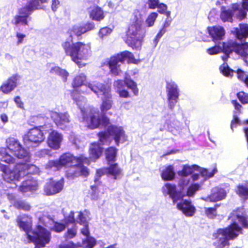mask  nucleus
<instances>
[{"mask_svg":"<svg viewBox=\"0 0 248 248\" xmlns=\"http://www.w3.org/2000/svg\"><path fill=\"white\" fill-rule=\"evenodd\" d=\"M24 216L29 219L28 220L23 221L22 217L18 216L16 219L18 226L21 230L26 232L29 242L35 245L34 248L45 247L50 241L51 233L40 225L36 226L35 230L32 231L31 217L26 215Z\"/></svg>","mask_w":248,"mask_h":248,"instance_id":"1","label":"nucleus"},{"mask_svg":"<svg viewBox=\"0 0 248 248\" xmlns=\"http://www.w3.org/2000/svg\"><path fill=\"white\" fill-rule=\"evenodd\" d=\"M62 46L66 56L70 57L72 61L75 62L79 68L86 65V63L81 62V60H86L91 53L90 43L78 41L74 43L65 41L62 43Z\"/></svg>","mask_w":248,"mask_h":248,"instance_id":"2","label":"nucleus"},{"mask_svg":"<svg viewBox=\"0 0 248 248\" xmlns=\"http://www.w3.org/2000/svg\"><path fill=\"white\" fill-rule=\"evenodd\" d=\"M35 167L33 165H29L26 162L16 163L12 169L7 165L0 162V171L3 180L9 184H16L27 173V172L31 168Z\"/></svg>","mask_w":248,"mask_h":248,"instance_id":"3","label":"nucleus"},{"mask_svg":"<svg viewBox=\"0 0 248 248\" xmlns=\"http://www.w3.org/2000/svg\"><path fill=\"white\" fill-rule=\"evenodd\" d=\"M242 233V228L236 222H233L226 228L217 229L216 238L218 239L219 243L216 248L229 246V240L235 239Z\"/></svg>","mask_w":248,"mask_h":248,"instance_id":"4","label":"nucleus"},{"mask_svg":"<svg viewBox=\"0 0 248 248\" xmlns=\"http://www.w3.org/2000/svg\"><path fill=\"white\" fill-rule=\"evenodd\" d=\"M144 37V32L141 25L135 21L129 25L124 41L133 49L138 50L141 47Z\"/></svg>","mask_w":248,"mask_h":248,"instance_id":"5","label":"nucleus"},{"mask_svg":"<svg viewBox=\"0 0 248 248\" xmlns=\"http://www.w3.org/2000/svg\"><path fill=\"white\" fill-rule=\"evenodd\" d=\"M106 131H100L97 134L100 144H104L110 136H112L117 146L120 142L124 143L127 140L124 131L122 126L109 124L107 126Z\"/></svg>","mask_w":248,"mask_h":248,"instance_id":"6","label":"nucleus"},{"mask_svg":"<svg viewBox=\"0 0 248 248\" xmlns=\"http://www.w3.org/2000/svg\"><path fill=\"white\" fill-rule=\"evenodd\" d=\"M88 128L94 129L106 127L110 124V120L106 114L100 113L98 110L91 109L88 114L83 117Z\"/></svg>","mask_w":248,"mask_h":248,"instance_id":"7","label":"nucleus"},{"mask_svg":"<svg viewBox=\"0 0 248 248\" xmlns=\"http://www.w3.org/2000/svg\"><path fill=\"white\" fill-rule=\"evenodd\" d=\"M114 86L117 89L116 92L121 98H126L131 97L129 92L124 89L125 86L131 90L134 95L137 96L139 94V89L137 83L129 77H124L123 80L121 79L116 80Z\"/></svg>","mask_w":248,"mask_h":248,"instance_id":"8","label":"nucleus"},{"mask_svg":"<svg viewBox=\"0 0 248 248\" xmlns=\"http://www.w3.org/2000/svg\"><path fill=\"white\" fill-rule=\"evenodd\" d=\"M189 182V179L181 178L178 183L180 191L176 190V186L175 185L167 183L163 187V192L164 193L166 190V193L170 195L174 204L178 201L183 200L185 195L182 193V191L187 187Z\"/></svg>","mask_w":248,"mask_h":248,"instance_id":"9","label":"nucleus"},{"mask_svg":"<svg viewBox=\"0 0 248 248\" xmlns=\"http://www.w3.org/2000/svg\"><path fill=\"white\" fill-rule=\"evenodd\" d=\"M84 160L81 161H77L76 164L72 165L71 168L66 171V176L69 179H74L79 176L87 177L90 174L89 169L84 166V164L89 165L91 163L89 158L84 155H80Z\"/></svg>","mask_w":248,"mask_h":248,"instance_id":"10","label":"nucleus"},{"mask_svg":"<svg viewBox=\"0 0 248 248\" xmlns=\"http://www.w3.org/2000/svg\"><path fill=\"white\" fill-rule=\"evenodd\" d=\"M83 158L80 157V155L75 156L69 153L62 154L58 159L49 161L46 164V168L52 169L54 168L56 170H59L62 167L71 164L74 162L82 161Z\"/></svg>","mask_w":248,"mask_h":248,"instance_id":"11","label":"nucleus"},{"mask_svg":"<svg viewBox=\"0 0 248 248\" xmlns=\"http://www.w3.org/2000/svg\"><path fill=\"white\" fill-rule=\"evenodd\" d=\"M7 148L18 159L29 161L30 158L29 152L22 147L19 141L14 138H9L6 140Z\"/></svg>","mask_w":248,"mask_h":248,"instance_id":"12","label":"nucleus"},{"mask_svg":"<svg viewBox=\"0 0 248 248\" xmlns=\"http://www.w3.org/2000/svg\"><path fill=\"white\" fill-rule=\"evenodd\" d=\"M46 127H47V124L35 126L30 129L23 137L24 144H28L30 142L38 144L43 142L45 136L42 130Z\"/></svg>","mask_w":248,"mask_h":248,"instance_id":"13","label":"nucleus"},{"mask_svg":"<svg viewBox=\"0 0 248 248\" xmlns=\"http://www.w3.org/2000/svg\"><path fill=\"white\" fill-rule=\"evenodd\" d=\"M169 107L172 109L178 101L179 92L178 86L174 82H167L166 85Z\"/></svg>","mask_w":248,"mask_h":248,"instance_id":"14","label":"nucleus"},{"mask_svg":"<svg viewBox=\"0 0 248 248\" xmlns=\"http://www.w3.org/2000/svg\"><path fill=\"white\" fill-rule=\"evenodd\" d=\"M50 118L58 128L64 130L70 122L69 116L67 113H58L55 111L49 112Z\"/></svg>","mask_w":248,"mask_h":248,"instance_id":"15","label":"nucleus"},{"mask_svg":"<svg viewBox=\"0 0 248 248\" xmlns=\"http://www.w3.org/2000/svg\"><path fill=\"white\" fill-rule=\"evenodd\" d=\"M47 126L49 130H51L48 136L47 144L51 149L57 150L60 148L61 142L63 140L62 135L57 131L53 130L52 124H48Z\"/></svg>","mask_w":248,"mask_h":248,"instance_id":"16","label":"nucleus"},{"mask_svg":"<svg viewBox=\"0 0 248 248\" xmlns=\"http://www.w3.org/2000/svg\"><path fill=\"white\" fill-rule=\"evenodd\" d=\"M63 179L59 181H54L52 178L49 179L44 187L45 194L47 196L53 195L60 192L63 187Z\"/></svg>","mask_w":248,"mask_h":248,"instance_id":"17","label":"nucleus"},{"mask_svg":"<svg viewBox=\"0 0 248 248\" xmlns=\"http://www.w3.org/2000/svg\"><path fill=\"white\" fill-rule=\"evenodd\" d=\"M33 11L32 9L27 5L20 8L18 9V14L14 17L13 24L15 25H17L19 24L28 25L29 24L28 18Z\"/></svg>","mask_w":248,"mask_h":248,"instance_id":"18","label":"nucleus"},{"mask_svg":"<svg viewBox=\"0 0 248 248\" xmlns=\"http://www.w3.org/2000/svg\"><path fill=\"white\" fill-rule=\"evenodd\" d=\"M95 26L94 23L91 22H87L84 24L80 26H73L71 29L69 30L70 36L71 38V42L73 41V35L79 37L87 32L93 30Z\"/></svg>","mask_w":248,"mask_h":248,"instance_id":"19","label":"nucleus"},{"mask_svg":"<svg viewBox=\"0 0 248 248\" xmlns=\"http://www.w3.org/2000/svg\"><path fill=\"white\" fill-rule=\"evenodd\" d=\"M245 45L244 43L240 44L232 40L223 42L222 43L221 52L226 54H230L234 52L238 55L242 53L241 50L244 48Z\"/></svg>","mask_w":248,"mask_h":248,"instance_id":"20","label":"nucleus"},{"mask_svg":"<svg viewBox=\"0 0 248 248\" xmlns=\"http://www.w3.org/2000/svg\"><path fill=\"white\" fill-rule=\"evenodd\" d=\"M20 76L15 74L9 77L6 81L3 83L0 87V90L4 94H8L16 87L17 81Z\"/></svg>","mask_w":248,"mask_h":248,"instance_id":"21","label":"nucleus"},{"mask_svg":"<svg viewBox=\"0 0 248 248\" xmlns=\"http://www.w3.org/2000/svg\"><path fill=\"white\" fill-rule=\"evenodd\" d=\"M177 208L178 210L182 211L186 217H192L196 211L195 206L192 204L191 202L187 200H184L177 203Z\"/></svg>","mask_w":248,"mask_h":248,"instance_id":"22","label":"nucleus"},{"mask_svg":"<svg viewBox=\"0 0 248 248\" xmlns=\"http://www.w3.org/2000/svg\"><path fill=\"white\" fill-rule=\"evenodd\" d=\"M232 217L238 220L244 228H248V218L246 212L243 207H239L232 211L231 213Z\"/></svg>","mask_w":248,"mask_h":248,"instance_id":"23","label":"nucleus"},{"mask_svg":"<svg viewBox=\"0 0 248 248\" xmlns=\"http://www.w3.org/2000/svg\"><path fill=\"white\" fill-rule=\"evenodd\" d=\"M239 4L237 3L231 5V10H226L225 7L221 6L220 17L223 22H232L234 13L239 10Z\"/></svg>","mask_w":248,"mask_h":248,"instance_id":"24","label":"nucleus"},{"mask_svg":"<svg viewBox=\"0 0 248 248\" xmlns=\"http://www.w3.org/2000/svg\"><path fill=\"white\" fill-rule=\"evenodd\" d=\"M103 151V148L99 143L94 142L91 143L89 149V157H88L90 161L95 162L102 155Z\"/></svg>","mask_w":248,"mask_h":248,"instance_id":"25","label":"nucleus"},{"mask_svg":"<svg viewBox=\"0 0 248 248\" xmlns=\"http://www.w3.org/2000/svg\"><path fill=\"white\" fill-rule=\"evenodd\" d=\"M209 34L213 41L222 40L225 31L224 28L220 26H213L207 27Z\"/></svg>","mask_w":248,"mask_h":248,"instance_id":"26","label":"nucleus"},{"mask_svg":"<svg viewBox=\"0 0 248 248\" xmlns=\"http://www.w3.org/2000/svg\"><path fill=\"white\" fill-rule=\"evenodd\" d=\"M87 86L96 94L101 93L103 95L108 91H111L110 86L97 81H93L92 82L88 83Z\"/></svg>","mask_w":248,"mask_h":248,"instance_id":"27","label":"nucleus"},{"mask_svg":"<svg viewBox=\"0 0 248 248\" xmlns=\"http://www.w3.org/2000/svg\"><path fill=\"white\" fill-rule=\"evenodd\" d=\"M119 60L117 54L111 56L107 62V65L109 67V71L112 75L118 76L121 71L120 65L118 64V63L120 62Z\"/></svg>","mask_w":248,"mask_h":248,"instance_id":"28","label":"nucleus"},{"mask_svg":"<svg viewBox=\"0 0 248 248\" xmlns=\"http://www.w3.org/2000/svg\"><path fill=\"white\" fill-rule=\"evenodd\" d=\"M103 95L104 97L102 98V102L100 108L101 113L106 114V112L112 107V95L111 93V91H108L104 94Z\"/></svg>","mask_w":248,"mask_h":248,"instance_id":"29","label":"nucleus"},{"mask_svg":"<svg viewBox=\"0 0 248 248\" xmlns=\"http://www.w3.org/2000/svg\"><path fill=\"white\" fill-rule=\"evenodd\" d=\"M105 170L106 175L111 176L114 180L117 179L122 174V170L117 163H111L108 166L105 168Z\"/></svg>","mask_w":248,"mask_h":248,"instance_id":"30","label":"nucleus"},{"mask_svg":"<svg viewBox=\"0 0 248 248\" xmlns=\"http://www.w3.org/2000/svg\"><path fill=\"white\" fill-rule=\"evenodd\" d=\"M226 195L227 194L224 189L217 188L212 191L207 199L211 202H216L224 199Z\"/></svg>","mask_w":248,"mask_h":248,"instance_id":"31","label":"nucleus"},{"mask_svg":"<svg viewBox=\"0 0 248 248\" xmlns=\"http://www.w3.org/2000/svg\"><path fill=\"white\" fill-rule=\"evenodd\" d=\"M117 55L119 58V61L120 62L124 63L125 61H126L128 63L137 64L139 62V60L135 59L134 54L128 50H124L122 51Z\"/></svg>","mask_w":248,"mask_h":248,"instance_id":"32","label":"nucleus"},{"mask_svg":"<svg viewBox=\"0 0 248 248\" xmlns=\"http://www.w3.org/2000/svg\"><path fill=\"white\" fill-rule=\"evenodd\" d=\"M117 152L118 149L114 146H110L106 149L105 155L108 164L116 160Z\"/></svg>","mask_w":248,"mask_h":248,"instance_id":"33","label":"nucleus"},{"mask_svg":"<svg viewBox=\"0 0 248 248\" xmlns=\"http://www.w3.org/2000/svg\"><path fill=\"white\" fill-rule=\"evenodd\" d=\"M236 36L239 39L248 37V24H240L239 28H234Z\"/></svg>","mask_w":248,"mask_h":248,"instance_id":"34","label":"nucleus"},{"mask_svg":"<svg viewBox=\"0 0 248 248\" xmlns=\"http://www.w3.org/2000/svg\"><path fill=\"white\" fill-rule=\"evenodd\" d=\"M89 15L92 19L96 21H100L104 18L103 10L97 5L94 6L90 12Z\"/></svg>","mask_w":248,"mask_h":248,"instance_id":"35","label":"nucleus"},{"mask_svg":"<svg viewBox=\"0 0 248 248\" xmlns=\"http://www.w3.org/2000/svg\"><path fill=\"white\" fill-rule=\"evenodd\" d=\"M50 73L53 75H58L61 77L63 82H66L69 76L68 72L58 66L52 67L50 70Z\"/></svg>","mask_w":248,"mask_h":248,"instance_id":"36","label":"nucleus"},{"mask_svg":"<svg viewBox=\"0 0 248 248\" xmlns=\"http://www.w3.org/2000/svg\"><path fill=\"white\" fill-rule=\"evenodd\" d=\"M175 173L172 165L168 166L161 173V177L164 181H171L175 178Z\"/></svg>","mask_w":248,"mask_h":248,"instance_id":"37","label":"nucleus"},{"mask_svg":"<svg viewBox=\"0 0 248 248\" xmlns=\"http://www.w3.org/2000/svg\"><path fill=\"white\" fill-rule=\"evenodd\" d=\"M0 160L8 164H13L16 163V158L10 155L5 149L0 150Z\"/></svg>","mask_w":248,"mask_h":248,"instance_id":"38","label":"nucleus"},{"mask_svg":"<svg viewBox=\"0 0 248 248\" xmlns=\"http://www.w3.org/2000/svg\"><path fill=\"white\" fill-rule=\"evenodd\" d=\"M14 207L18 209L24 211H29L31 209V205L25 201L16 200L13 203Z\"/></svg>","mask_w":248,"mask_h":248,"instance_id":"39","label":"nucleus"},{"mask_svg":"<svg viewBox=\"0 0 248 248\" xmlns=\"http://www.w3.org/2000/svg\"><path fill=\"white\" fill-rule=\"evenodd\" d=\"M236 193L244 200L248 199V187L242 185H238L235 190Z\"/></svg>","mask_w":248,"mask_h":248,"instance_id":"40","label":"nucleus"},{"mask_svg":"<svg viewBox=\"0 0 248 248\" xmlns=\"http://www.w3.org/2000/svg\"><path fill=\"white\" fill-rule=\"evenodd\" d=\"M199 166L197 165H193L192 167L188 166H184L182 170L178 171V174L182 177H186L191 174L193 172V169L198 170Z\"/></svg>","mask_w":248,"mask_h":248,"instance_id":"41","label":"nucleus"},{"mask_svg":"<svg viewBox=\"0 0 248 248\" xmlns=\"http://www.w3.org/2000/svg\"><path fill=\"white\" fill-rule=\"evenodd\" d=\"M221 73L226 77H232L234 71L229 67L227 62H224L219 66Z\"/></svg>","mask_w":248,"mask_h":248,"instance_id":"42","label":"nucleus"},{"mask_svg":"<svg viewBox=\"0 0 248 248\" xmlns=\"http://www.w3.org/2000/svg\"><path fill=\"white\" fill-rule=\"evenodd\" d=\"M219 206V204H216L213 207L205 208L204 212L206 216L211 219L215 218L217 215V209Z\"/></svg>","mask_w":248,"mask_h":248,"instance_id":"43","label":"nucleus"},{"mask_svg":"<svg viewBox=\"0 0 248 248\" xmlns=\"http://www.w3.org/2000/svg\"><path fill=\"white\" fill-rule=\"evenodd\" d=\"M86 79V76L81 74L76 76L73 81L72 86L73 88H77L82 86Z\"/></svg>","mask_w":248,"mask_h":248,"instance_id":"44","label":"nucleus"},{"mask_svg":"<svg viewBox=\"0 0 248 248\" xmlns=\"http://www.w3.org/2000/svg\"><path fill=\"white\" fill-rule=\"evenodd\" d=\"M201 187L199 183H194L190 185L187 189L186 194L185 196L188 197H193L198 191Z\"/></svg>","mask_w":248,"mask_h":248,"instance_id":"45","label":"nucleus"},{"mask_svg":"<svg viewBox=\"0 0 248 248\" xmlns=\"http://www.w3.org/2000/svg\"><path fill=\"white\" fill-rule=\"evenodd\" d=\"M33 185L30 180L24 181L18 187V190L22 192H25L30 191L32 189Z\"/></svg>","mask_w":248,"mask_h":248,"instance_id":"46","label":"nucleus"},{"mask_svg":"<svg viewBox=\"0 0 248 248\" xmlns=\"http://www.w3.org/2000/svg\"><path fill=\"white\" fill-rule=\"evenodd\" d=\"M43 118L38 116H31L29 120L28 124L33 127L35 126L42 125Z\"/></svg>","mask_w":248,"mask_h":248,"instance_id":"47","label":"nucleus"},{"mask_svg":"<svg viewBox=\"0 0 248 248\" xmlns=\"http://www.w3.org/2000/svg\"><path fill=\"white\" fill-rule=\"evenodd\" d=\"M101 183V182H99L97 185L91 186V191L89 192V194L92 200H95L98 199L99 193L98 185Z\"/></svg>","mask_w":248,"mask_h":248,"instance_id":"48","label":"nucleus"},{"mask_svg":"<svg viewBox=\"0 0 248 248\" xmlns=\"http://www.w3.org/2000/svg\"><path fill=\"white\" fill-rule=\"evenodd\" d=\"M158 16L156 12H152L148 16L145 20L147 27H152L154 25L155 22Z\"/></svg>","mask_w":248,"mask_h":248,"instance_id":"49","label":"nucleus"},{"mask_svg":"<svg viewBox=\"0 0 248 248\" xmlns=\"http://www.w3.org/2000/svg\"><path fill=\"white\" fill-rule=\"evenodd\" d=\"M49 0H30L27 5L34 11L35 10L39 9L40 3H46Z\"/></svg>","mask_w":248,"mask_h":248,"instance_id":"50","label":"nucleus"},{"mask_svg":"<svg viewBox=\"0 0 248 248\" xmlns=\"http://www.w3.org/2000/svg\"><path fill=\"white\" fill-rule=\"evenodd\" d=\"M66 228V225L64 223L53 221V226L51 230L56 232H61L63 231Z\"/></svg>","mask_w":248,"mask_h":248,"instance_id":"51","label":"nucleus"},{"mask_svg":"<svg viewBox=\"0 0 248 248\" xmlns=\"http://www.w3.org/2000/svg\"><path fill=\"white\" fill-rule=\"evenodd\" d=\"M96 241L93 237H89L82 241V244L84 245V248H93L96 245Z\"/></svg>","mask_w":248,"mask_h":248,"instance_id":"52","label":"nucleus"},{"mask_svg":"<svg viewBox=\"0 0 248 248\" xmlns=\"http://www.w3.org/2000/svg\"><path fill=\"white\" fill-rule=\"evenodd\" d=\"M236 96L243 104L248 103V93L243 91L237 93Z\"/></svg>","mask_w":248,"mask_h":248,"instance_id":"53","label":"nucleus"},{"mask_svg":"<svg viewBox=\"0 0 248 248\" xmlns=\"http://www.w3.org/2000/svg\"><path fill=\"white\" fill-rule=\"evenodd\" d=\"M77 235V230L76 228L68 229L64 233L63 237L66 239H71L74 238Z\"/></svg>","mask_w":248,"mask_h":248,"instance_id":"54","label":"nucleus"},{"mask_svg":"<svg viewBox=\"0 0 248 248\" xmlns=\"http://www.w3.org/2000/svg\"><path fill=\"white\" fill-rule=\"evenodd\" d=\"M244 45H245V47L241 50L242 53H239L238 55H241L245 62L248 64V44L246 42L244 43Z\"/></svg>","mask_w":248,"mask_h":248,"instance_id":"55","label":"nucleus"},{"mask_svg":"<svg viewBox=\"0 0 248 248\" xmlns=\"http://www.w3.org/2000/svg\"><path fill=\"white\" fill-rule=\"evenodd\" d=\"M112 32V30L108 27H105L102 28L100 29L98 32V36L101 38L103 39V38L105 36H107L110 34Z\"/></svg>","mask_w":248,"mask_h":248,"instance_id":"56","label":"nucleus"},{"mask_svg":"<svg viewBox=\"0 0 248 248\" xmlns=\"http://www.w3.org/2000/svg\"><path fill=\"white\" fill-rule=\"evenodd\" d=\"M206 52L209 55H213L219 53L221 52V47L219 46L215 45L207 49Z\"/></svg>","mask_w":248,"mask_h":248,"instance_id":"57","label":"nucleus"},{"mask_svg":"<svg viewBox=\"0 0 248 248\" xmlns=\"http://www.w3.org/2000/svg\"><path fill=\"white\" fill-rule=\"evenodd\" d=\"M81 245L79 244H75L72 241H70L67 244H60L58 246L57 248H78Z\"/></svg>","mask_w":248,"mask_h":248,"instance_id":"58","label":"nucleus"},{"mask_svg":"<svg viewBox=\"0 0 248 248\" xmlns=\"http://www.w3.org/2000/svg\"><path fill=\"white\" fill-rule=\"evenodd\" d=\"M157 12L160 14H163L166 13V11L168 9L167 5L164 3L160 2L158 3L157 7Z\"/></svg>","mask_w":248,"mask_h":248,"instance_id":"59","label":"nucleus"},{"mask_svg":"<svg viewBox=\"0 0 248 248\" xmlns=\"http://www.w3.org/2000/svg\"><path fill=\"white\" fill-rule=\"evenodd\" d=\"M159 0H148L147 3L149 9H155L157 7Z\"/></svg>","mask_w":248,"mask_h":248,"instance_id":"60","label":"nucleus"},{"mask_svg":"<svg viewBox=\"0 0 248 248\" xmlns=\"http://www.w3.org/2000/svg\"><path fill=\"white\" fill-rule=\"evenodd\" d=\"M215 171H216V170H214L213 172H210L207 169H202L201 171V174L202 176L206 178H209L214 176Z\"/></svg>","mask_w":248,"mask_h":248,"instance_id":"61","label":"nucleus"},{"mask_svg":"<svg viewBox=\"0 0 248 248\" xmlns=\"http://www.w3.org/2000/svg\"><path fill=\"white\" fill-rule=\"evenodd\" d=\"M236 72L237 78L241 81L244 82L247 76H246L245 72L240 69H238Z\"/></svg>","mask_w":248,"mask_h":248,"instance_id":"62","label":"nucleus"},{"mask_svg":"<svg viewBox=\"0 0 248 248\" xmlns=\"http://www.w3.org/2000/svg\"><path fill=\"white\" fill-rule=\"evenodd\" d=\"M78 222L80 225H84L86 223H88L86 220V217H84L83 213L80 212L78 214Z\"/></svg>","mask_w":248,"mask_h":248,"instance_id":"63","label":"nucleus"},{"mask_svg":"<svg viewBox=\"0 0 248 248\" xmlns=\"http://www.w3.org/2000/svg\"><path fill=\"white\" fill-rule=\"evenodd\" d=\"M76 222V220L74 216V212L71 211L67 216L66 223L67 224H74Z\"/></svg>","mask_w":248,"mask_h":248,"instance_id":"64","label":"nucleus"}]
</instances>
